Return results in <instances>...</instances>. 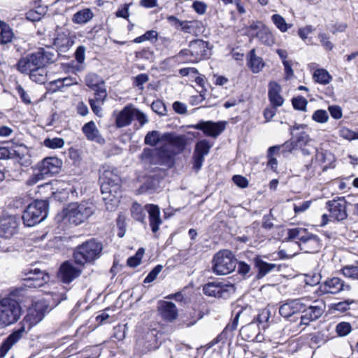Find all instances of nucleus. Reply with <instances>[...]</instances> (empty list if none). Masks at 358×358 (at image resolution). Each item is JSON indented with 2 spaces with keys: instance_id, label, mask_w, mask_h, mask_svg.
Masks as SVG:
<instances>
[{
  "instance_id": "obj_58",
  "label": "nucleus",
  "mask_w": 358,
  "mask_h": 358,
  "mask_svg": "<svg viewBox=\"0 0 358 358\" xmlns=\"http://www.w3.org/2000/svg\"><path fill=\"white\" fill-rule=\"evenodd\" d=\"M293 107L296 110H304L308 103L306 99L303 96H297L292 99Z\"/></svg>"
},
{
  "instance_id": "obj_33",
  "label": "nucleus",
  "mask_w": 358,
  "mask_h": 358,
  "mask_svg": "<svg viewBox=\"0 0 358 358\" xmlns=\"http://www.w3.org/2000/svg\"><path fill=\"white\" fill-rule=\"evenodd\" d=\"M45 158L43 159L41 162L33 168V173L26 180V185L28 186H32L38 183L39 181L43 180L45 178L44 173V164Z\"/></svg>"
},
{
  "instance_id": "obj_36",
  "label": "nucleus",
  "mask_w": 358,
  "mask_h": 358,
  "mask_svg": "<svg viewBox=\"0 0 358 358\" xmlns=\"http://www.w3.org/2000/svg\"><path fill=\"white\" fill-rule=\"evenodd\" d=\"M94 16L92 11L90 8H85L76 13L72 21L76 24H86L90 21Z\"/></svg>"
},
{
  "instance_id": "obj_64",
  "label": "nucleus",
  "mask_w": 358,
  "mask_h": 358,
  "mask_svg": "<svg viewBox=\"0 0 358 358\" xmlns=\"http://www.w3.org/2000/svg\"><path fill=\"white\" fill-rule=\"evenodd\" d=\"M85 47L80 45L77 48L75 52V58L78 63L83 64L85 59Z\"/></svg>"
},
{
  "instance_id": "obj_32",
  "label": "nucleus",
  "mask_w": 358,
  "mask_h": 358,
  "mask_svg": "<svg viewBox=\"0 0 358 358\" xmlns=\"http://www.w3.org/2000/svg\"><path fill=\"white\" fill-rule=\"evenodd\" d=\"M83 132L90 141H95L99 143L103 142V139L100 136L99 130L93 121L86 123L83 127Z\"/></svg>"
},
{
  "instance_id": "obj_20",
  "label": "nucleus",
  "mask_w": 358,
  "mask_h": 358,
  "mask_svg": "<svg viewBox=\"0 0 358 358\" xmlns=\"http://www.w3.org/2000/svg\"><path fill=\"white\" fill-rule=\"evenodd\" d=\"M315 160L317 164V166L322 169V171H325L328 169L334 168L335 166L334 155L328 150H318L315 149Z\"/></svg>"
},
{
  "instance_id": "obj_53",
  "label": "nucleus",
  "mask_w": 358,
  "mask_h": 358,
  "mask_svg": "<svg viewBox=\"0 0 358 358\" xmlns=\"http://www.w3.org/2000/svg\"><path fill=\"white\" fill-rule=\"evenodd\" d=\"M312 119L318 123H326L329 120V114L325 110L318 109L312 115Z\"/></svg>"
},
{
  "instance_id": "obj_57",
  "label": "nucleus",
  "mask_w": 358,
  "mask_h": 358,
  "mask_svg": "<svg viewBox=\"0 0 358 358\" xmlns=\"http://www.w3.org/2000/svg\"><path fill=\"white\" fill-rule=\"evenodd\" d=\"M296 145L303 146L308 144L310 141L309 135L305 131H301L296 134Z\"/></svg>"
},
{
  "instance_id": "obj_18",
  "label": "nucleus",
  "mask_w": 358,
  "mask_h": 358,
  "mask_svg": "<svg viewBox=\"0 0 358 358\" xmlns=\"http://www.w3.org/2000/svg\"><path fill=\"white\" fill-rule=\"evenodd\" d=\"M324 307L322 306H308L301 311L303 315L301 316L300 324L308 325L310 322L319 319L324 313Z\"/></svg>"
},
{
  "instance_id": "obj_23",
  "label": "nucleus",
  "mask_w": 358,
  "mask_h": 358,
  "mask_svg": "<svg viewBox=\"0 0 358 358\" xmlns=\"http://www.w3.org/2000/svg\"><path fill=\"white\" fill-rule=\"evenodd\" d=\"M25 275L27 277L24 278V280L27 282L25 284L27 287L39 288L45 284V273L40 268H30Z\"/></svg>"
},
{
  "instance_id": "obj_55",
  "label": "nucleus",
  "mask_w": 358,
  "mask_h": 358,
  "mask_svg": "<svg viewBox=\"0 0 358 358\" xmlns=\"http://www.w3.org/2000/svg\"><path fill=\"white\" fill-rule=\"evenodd\" d=\"M163 266L162 265H157L146 276L144 279V283H150L153 282L159 275V273L162 271Z\"/></svg>"
},
{
  "instance_id": "obj_35",
  "label": "nucleus",
  "mask_w": 358,
  "mask_h": 358,
  "mask_svg": "<svg viewBox=\"0 0 358 358\" xmlns=\"http://www.w3.org/2000/svg\"><path fill=\"white\" fill-rule=\"evenodd\" d=\"M255 36L263 44L272 45L274 43V37L270 29L264 26L256 32Z\"/></svg>"
},
{
  "instance_id": "obj_21",
  "label": "nucleus",
  "mask_w": 358,
  "mask_h": 358,
  "mask_svg": "<svg viewBox=\"0 0 358 358\" xmlns=\"http://www.w3.org/2000/svg\"><path fill=\"white\" fill-rule=\"evenodd\" d=\"M164 145H169V148L177 153L181 152L185 149L186 141L182 136H177L172 133H165L162 135Z\"/></svg>"
},
{
  "instance_id": "obj_47",
  "label": "nucleus",
  "mask_w": 358,
  "mask_h": 358,
  "mask_svg": "<svg viewBox=\"0 0 358 358\" xmlns=\"http://www.w3.org/2000/svg\"><path fill=\"white\" fill-rule=\"evenodd\" d=\"M341 272L346 278L358 280V266H345L341 268Z\"/></svg>"
},
{
  "instance_id": "obj_26",
  "label": "nucleus",
  "mask_w": 358,
  "mask_h": 358,
  "mask_svg": "<svg viewBox=\"0 0 358 358\" xmlns=\"http://www.w3.org/2000/svg\"><path fill=\"white\" fill-rule=\"evenodd\" d=\"M145 209L148 213L149 223L152 231L153 233L157 232L159 226L162 224L159 206L155 204H147L145 206Z\"/></svg>"
},
{
  "instance_id": "obj_39",
  "label": "nucleus",
  "mask_w": 358,
  "mask_h": 358,
  "mask_svg": "<svg viewBox=\"0 0 358 358\" xmlns=\"http://www.w3.org/2000/svg\"><path fill=\"white\" fill-rule=\"evenodd\" d=\"M313 79L316 83L327 85L332 80L331 76L324 69H319L314 71Z\"/></svg>"
},
{
  "instance_id": "obj_5",
  "label": "nucleus",
  "mask_w": 358,
  "mask_h": 358,
  "mask_svg": "<svg viewBox=\"0 0 358 358\" xmlns=\"http://www.w3.org/2000/svg\"><path fill=\"white\" fill-rule=\"evenodd\" d=\"M175 155L176 152L169 148V145L164 144L159 148H144L141 159L150 164L167 165Z\"/></svg>"
},
{
  "instance_id": "obj_7",
  "label": "nucleus",
  "mask_w": 358,
  "mask_h": 358,
  "mask_svg": "<svg viewBox=\"0 0 358 358\" xmlns=\"http://www.w3.org/2000/svg\"><path fill=\"white\" fill-rule=\"evenodd\" d=\"M22 313L19 303L10 298L0 301V327L8 326L16 322Z\"/></svg>"
},
{
  "instance_id": "obj_12",
  "label": "nucleus",
  "mask_w": 358,
  "mask_h": 358,
  "mask_svg": "<svg viewBox=\"0 0 358 358\" xmlns=\"http://www.w3.org/2000/svg\"><path fill=\"white\" fill-rule=\"evenodd\" d=\"M293 245L306 253L318 252L322 245L320 238L317 235L308 231L301 241L296 242Z\"/></svg>"
},
{
  "instance_id": "obj_37",
  "label": "nucleus",
  "mask_w": 358,
  "mask_h": 358,
  "mask_svg": "<svg viewBox=\"0 0 358 358\" xmlns=\"http://www.w3.org/2000/svg\"><path fill=\"white\" fill-rule=\"evenodd\" d=\"M249 57H250V59H249L248 65H249L250 68L251 69L252 71L255 73H259L263 69V67L264 66L263 59L261 57H257L255 55V49H252V50H250Z\"/></svg>"
},
{
  "instance_id": "obj_34",
  "label": "nucleus",
  "mask_w": 358,
  "mask_h": 358,
  "mask_svg": "<svg viewBox=\"0 0 358 358\" xmlns=\"http://www.w3.org/2000/svg\"><path fill=\"white\" fill-rule=\"evenodd\" d=\"M62 162L57 157H46V176L55 175L60 172Z\"/></svg>"
},
{
  "instance_id": "obj_31",
  "label": "nucleus",
  "mask_w": 358,
  "mask_h": 358,
  "mask_svg": "<svg viewBox=\"0 0 358 358\" xmlns=\"http://www.w3.org/2000/svg\"><path fill=\"white\" fill-rule=\"evenodd\" d=\"M60 184L61 182L58 180H52L50 182H46V189L49 187L50 189L51 190L50 199H54L56 201L64 202L67 200L69 197V192L64 188L59 189V187H57Z\"/></svg>"
},
{
  "instance_id": "obj_30",
  "label": "nucleus",
  "mask_w": 358,
  "mask_h": 358,
  "mask_svg": "<svg viewBox=\"0 0 358 358\" xmlns=\"http://www.w3.org/2000/svg\"><path fill=\"white\" fill-rule=\"evenodd\" d=\"M78 80L76 77H66L55 80H50L49 82L48 87L46 86V93L48 92H55L65 86L68 87L72 85H78Z\"/></svg>"
},
{
  "instance_id": "obj_52",
  "label": "nucleus",
  "mask_w": 358,
  "mask_h": 358,
  "mask_svg": "<svg viewBox=\"0 0 358 358\" xmlns=\"http://www.w3.org/2000/svg\"><path fill=\"white\" fill-rule=\"evenodd\" d=\"M352 331V326L349 322H342L336 327V332L341 336H346Z\"/></svg>"
},
{
  "instance_id": "obj_54",
  "label": "nucleus",
  "mask_w": 358,
  "mask_h": 358,
  "mask_svg": "<svg viewBox=\"0 0 358 358\" xmlns=\"http://www.w3.org/2000/svg\"><path fill=\"white\" fill-rule=\"evenodd\" d=\"M64 145V140L62 138H46V148L50 149L62 148Z\"/></svg>"
},
{
  "instance_id": "obj_11",
  "label": "nucleus",
  "mask_w": 358,
  "mask_h": 358,
  "mask_svg": "<svg viewBox=\"0 0 358 358\" xmlns=\"http://www.w3.org/2000/svg\"><path fill=\"white\" fill-rule=\"evenodd\" d=\"M348 202L344 197L329 200L326 202V208L329 212V217L337 222H342L347 219Z\"/></svg>"
},
{
  "instance_id": "obj_44",
  "label": "nucleus",
  "mask_w": 358,
  "mask_h": 358,
  "mask_svg": "<svg viewBox=\"0 0 358 358\" xmlns=\"http://www.w3.org/2000/svg\"><path fill=\"white\" fill-rule=\"evenodd\" d=\"M32 64L30 62L28 57H23L19 60L17 64V69L22 73H29V76L34 71Z\"/></svg>"
},
{
  "instance_id": "obj_29",
  "label": "nucleus",
  "mask_w": 358,
  "mask_h": 358,
  "mask_svg": "<svg viewBox=\"0 0 358 358\" xmlns=\"http://www.w3.org/2000/svg\"><path fill=\"white\" fill-rule=\"evenodd\" d=\"M42 0L34 1V8L26 13V18L29 21L34 23H39L45 16V6L42 3Z\"/></svg>"
},
{
  "instance_id": "obj_50",
  "label": "nucleus",
  "mask_w": 358,
  "mask_h": 358,
  "mask_svg": "<svg viewBox=\"0 0 358 358\" xmlns=\"http://www.w3.org/2000/svg\"><path fill=\"white\" fill-rule=\"evenodd\" d=\"M30 78L38 84L45 83V68L35 69L29 76Z\"/></svg>"
},
{
  "instance_id": "obj_42",
  "label": "nucleus",
  "mask_w": 358,
  "mask_h": 358,
  "mask_svg": "<svg viewBox=\"0 0 358 358\" xmlns=\"http://www.w3.org/2000/svg\"><path fill=\"white\" fill-rule=\"evenodd\" d=\"M159 142H164V140L158 131H149L144 139L145 144L150 146H155Z\"/></svg>"
},
{
  "instance_id": "obj_8",
  "label": "nucleus",
  "mask_w": 358,
  "mask_h": 358,
  "mask_svg": "<svg viewBox=\"0 0 358 358\" xmlns=\"http://www.w3.org/2000/svg\"><path fill=\"white\" fill-rule=\"evenodd\" d=\"M212 264V268L215 273L227 275L235 270L237 260L230 250H222L214 255Z\"/></svg>"
},
{
  "instance_id": "obj_2",
  "label": "nucleus",
  "mask_w": 358,
  "mask_h": 358,
  "mask_svg": "<svg viewBox=\"0 0 358 358\" xmlns=\"http://www.w3.org/2000/svg\"><path fill=\"white\" fill-rule=\"evenodd\" d=\"M210 56V50L208 43L201 39L190 41L188 48L181 50L176 55L177 58L190 63H197L209 58Z\"/></svg>"
},
{
  "instance_id": "obj_43",
  "label": "nucleus",
  "mask_w": 358,
  "mask_h": 358,
  "mask_svg": "<svg viewBox=\"0 0 358 358\" xmlns=\"http://www.w3.org/2000/svg\"><path fill=\"white\" fill-rule=\"evenodd\" d=\"M86 85L91 88L92 90L105 85L104 82L95 73H89L85 78Z\"/></svg>"
},
{
  "instance_id": "obj_40",
  "label": "nucleus",
  "mask_w": 358,
  "mask_h": 358,
  "mask_svg": "<svg viewBox=\"0 0 358 358\" xmlns=\"http://www.w3.org/2000/svg\"><path fill=\"white\" fill-rule=\"evenodd\" d=\"M27 57L33 65L34 70L37 68H44V52L43 48L38 52L32 53Z\"/></svg>"
},
{
  "instance_id": "obj_25",
  "label": "nucleus",
  "mask_w": 358,
  "mask_h": 358,
  "mask_svg": "<svg viewBox=\"0 0 358 358\" xmlns=\"http://www.w3.org/2000/svg\"><path fill=\"white\" fill-rule=\"evenodd\" d=\"M255 267L257 269V279H261L266 276L267 274L271 273L273 271H280V266L268 263L263 261L259 257L254 259Z\"/></svg>"
},
{
  "instance_id": "obj_49",
  "label": "nucleus",
  "mask_w": 358,
  "mask_h": 358,
  "mask_svg": "<svg viewBox=\"0 0 358 358\" xmlns=\"http://www.w3.org/2000/svg\"><path fill=\"white\" fill-rule=\"evenodd\" d=\"M94 98L90 99L97 102L99 104H103L107 97V92L105 85H101V87L94 90Z\"/></svg>"
},
{
  "instance_id": "obj_1",
  "label": "nucleus",
  "mask_w": 358,
  "mask_h": 358,
  "mask_svg": "<svg viewBox=\"0 0 358 358\" xmlns=\"http://www.w3.org/2000/svg\"><path fill=\"white\" fill-rule=\"evenodd\" d=\"M116 172L115 169H105L99 177L103 199L106 201V208L110 211L116 208L122 196L121 179Z\"/></svg>"
},
{
  "instance_id": "obj_45",
  "label": "nucleus",
  "mask_w": 358,
  "mask_h": 358,
  "mask_svg": "<svg viewBox=\"0 0 358 358\" xmlns=\"http://www.w3.org/2000/svg\"><path fill=\"white\" fill-rule=\"evenodd\" d=\"M317 164L315 162V158H312L310 162L304 164L301 169V173H303L306 178H313L316 172Z\"/></svg>"
},
{
  "instance_id": "obj_15",
  "label": "nucleus",
  "mask_w": 358,
  "mask_h": 358,
  "mask_svg": "<svg viewBox=\"0 0 358 358\" xmlns=\"http://www.w3.org/2000/svg\"><path fill=\"white\" fill-rule=\"evenodd\" d=\"M306 299H296L288 300L279 308V313L283 317H289L292 315L299 313L307 306Z\"/></svg>"
},
{
  "instance_id": "obj_27",
  "label": "nucleus",
  "mask_w": 358,
  "mask_h": 358,
  "mask_svg": "<svg viewBox=\"0 0 358 358\" xmlns=\"http://www.w3.org/2000/svg\"><path fill=\"white\" fill-rule=\"evenodd\" d=\"M134 106H126L115 117V124L117 128L129 126L134 120Z\"/></svg>"
},
{
  "instance_id": "obj_28",
  "label": "nucleus",
  "mask_w": 358,
  "mask_h": 358,
  "mask_svg": "<svg viewBox=\"0 0 358 358\" xmlns=\"http://www.w3.org/2000/svg\"><path fill=\"white\" fill-rule=\"evenodd\" d=\"M281 92V87L275 82H270L268 85V99L271 104L274 108L281 106L284 103V99L280 94Z\"/></svg>"
},
{
  "instance_id": "obj_51",
  "label": "nucleus",
  "mask_w": 358,
  "mask_h": 358,
  "mask_svg": "<svg viewBox=\"0 0 358 358\" xmlns=\"http://www.w3.org/2000/svg\"><path fill=\"white\" fill-rule=\"evenodd\" d=\"M144 249L139 248L135 255L129 257L127 259V265L130 267L135 268L141 264L142 257L144 255Z\"/></svg>"
},
{
  "instance_id": "obj_56",
  "label": "nucleus",
  "mask_w": 358,
  "mask_h": 358,
  "mask_svg": "<svg viewBox=\"0 0 358 358\" xmlns=\"http://www.w3.org/2000/svg\"><path fill=\"white\" fill-rule=\"evenodd\" d=\"M0 42L1 43L6 44L10 42L13 38V33L8 26L4 27L1 29Z\"/></svg>"
},
{
  "instance_id": "obj_63",
  "label": "nucleus",
  "mask_w": 358,
  "mask_h": 358,
  "mask_svg": "<svg viewBox=\"0 0 358 358\" xmlns=\"http://www.w3.org/2000/svg\"><path fill=\"white\" fill-rule=\"evenodd\" d=\"M134 119H136L138 121L141 126H143L148 122V119L145 114H144L142 111L135 108L134 107Z\"/></svg>"
},
{
  "instance_id": "obj_38",
  "label": "nucleus",
  "mask_w": 358,
  "mask_h": 358,
  "mask_svg": "<svg viewBox=\"0 0 358 358\" xmlns=\"http://www.w3.org/2000/svg\"><path fill=\"white\" fill-rule=\"evenodd\" d=\"M73 41L66 36H61L54 39L53 45L57 48V52H65L72 45Z\"/></svg>"
},
{
  "instance_id": "obj_6",
  "label": "nucleus",
  "mask_w": 358,
  "mask_h": 358,
  "mask_svg": "<svg viewBox=\"0 0 358 358\" xmlns=\"http://www.w3.org/2000/svg\"><path fill=\"white\" fill-rule=\"evenodd\" d=\"M94 206L92 203H71L64 210V217L69 223L78 225L84 222L93 213Z\"/></svg>"
},
{
  "instance_id": "obj_24",
  "label": "nucleus",
  "mask_w": 358,
  "mask_h": 358,
  "mask_svg": "<svg viewBox=\"0 0 358 358\" xmlns=\"http://www.w3.org/2000/svg\"><path fill=\"white\" fill-rule=\"evenodd\" d=\"M81 271L76 268L71 263L65 262L59 268V278L64 283H69L78 278Z\"/></svg>"
},
{
  "instance_id": "obj_3",
  "label": "nucleus",
  "mask_w": 358,
  "mask_h": 358,
  "mask_svg": "<svg viewBox=\"0 0 358 358\" xmlns=\"http://www.w3.org/2000/svg\"><path fill=\"white\" fill-rule=\"evenodd\" d=\"M36 189L37 190L34 191V196L36 199L27 206L22 217L23 222L27 227H33L45 219V215H43L45 210V201L39 199L40 196H38L45 189V186L39 185Z\"/></svg>"
},
{
  "instance_id": "obj_46",
  "label": "nucleus",
  "mask_w": 358,
  "mask_h": 358,
  "mask_svg": "<svg viewBox=\"0 0 358 358\" xmlns=\"http://www.w3.org/2000/svg\"><path fill=\"white\" fill-rule=\"evenodd\" d=\"M296 143L293 141H287L284 144L279 146H272L268 148V155H273L274 152L282 150V152H292L295 148Z\"/></svg>"
},
{
  "instance_id": "obj_62",
  "label": "nucleus",
  "mask_w": 358,
  "mask_h": 358,
  "mask_svg": "<svg viewBox=\"0 0 358 358\" xmlns=\"http://www.w3.org/2000/svg\"><path fill=\"white\" fill-rule=\"evenodd\" d=\"M338 133L341 137L349 141L357 138L356 134L346 127L341 128Z\"/></svg>"
},
{
  "instance_id": "obj_59",
  "label": "nucleus",
  "mask_w": 358,
  "mask_h": 358,
  "mask_svg": "<svg viewBox=\"0 0 358 358\" xmlns=\"http://www.w3.org/2000/svg\"><path fill=\"white\" fill-rule=\"evenodd\" d=\"M132 215L135 220H136L139 222H144L145 214L139 205L133 206Z\"/></svg>"
},
{
  "instance_id": "obj_22",
  "label": "nucleus",
  "mask_w": 358,
  "mask_h": 358,
  "mask_svg": "<svg viewBox=\"0 0 358 358\" xmlns=\"http://www.w3.org/2000/svg\"><path fill=\"white\" fill-rule=\"evenodd\" d=\"M157 308L161 317L167 322H173L178 317V309L173 302L160 301Z\"/></svg>"
},
{
  "instance_id": "obj_41",
  "label": "nucleus",
  "mask_w": 358,
  "mask_h": 358,
  "mask_svg": "<svg viewBox=\"0 0 358 358\" xmlns=\"http://www.w3.org/2000/svg\"><path fill=\"white\" fill-rule=\"evenodd\" d=\"M271 21L281 32H286L293 26L292 24L287 23L285 18L279 14L273 15Z\"/></svg>"
},
{
  "instance_id": "obj_60",
  "label": "nucleus",
  "mask_w": 358,
  "mask_h": 358,
  "mask_svg": "<svg viewBox=\"0 0 358 358\" xmlns=\"http://www.w3.org/2000/svg\"><path fill=\"white\" fill-rule=\"evenodd\" d=\"M149 80V77L146 73H141L134 78V85L140 90L143 89V85Z\"/></svg>"
},
{
  "instance_id": "obj_48",
  "label": "nucleus",
  "mask_w": 358,
  "mask_h": 358,
  "mask_svg": "<svg viewBox=\"0 0 358 358\" xmlns=\"http://www.w3.org/2000/svg\"><path fill=\"white\" fill-rule=\"evenodd\" d=\"M306 232V229L303 228L289 229L287 231V238L286 239L288 241H291L294 239H298L299 241H301Z\"/></svg>"
},
{
  "instance_id": "obj_9",
  "label": "nucleus",
  "mask_w": 358,
  "mask_h": 358,
  "mask_svg": "<svg viewBox=\"0 0 358 358\" xmlns=\"http://www.w3.org/2000/svg\"><path fill=\"white\" fill-rule=\"evenodd\" d=\"M235 291L234 285L227 280L210 282L203 287L206 295L215 298L227 299Z\"/></svg>"
},
{
  "instance_id": "obj_4",
  "label": "nucleus",
  "mask_w": 358,
  "mask_h": 358,
  "mask_svg": "<svg viewBox=\"0 0 358 358\" xmlns=\"http://www.w3.org/2000/svg\"><path fill=\"white\" fill-rule=\"evenodd\" d=\"M103 250L100 242L91 239L78 246L74 252L73 257L76 264L83 265L92 262L100 257Z\"/></svg>"
},
{
  "instance_id": "obj_13",
  "label": "nucleus",
  "mask_w": 358,
  "mask_h": 358,
  "mask_svg": "<svg viewBox=\"0 0 358 358\" xmlns=\"http://www.w3.org/2000/svg\"><path fill=\"white\" fill-rule=\"evenodd\" d=\"M225 122H213V121H200L196 124L192 125V127L201 130L206 136L216 138L225 129Z\"/></svg>"
},
{
  "instance_id": "obj_16",
  "label": "nucleus",
  "mask_w": 358,
  "mask_h": 358,
  "mask_svg": "<svg viewBox=\"0 0 358 358\" xmlns=\"http://www.w3.org/2000/svg\"><path fill=\"white\" fill-rule=\"evenodd\" d=\"M25 329L21 327L18 329L13 331L0 345V357L3 358L8 354L9 350L17 343L24 336Z\"/></svg>"
},
{
  "instance_id": "obj_17",
  "label": "nucleus",
  "mask_w": 358,
  "mask_h": 358,
  "mask_svg": "<svg viewBox=\"0 0 358 358\" xmlns=\"http://www.w3.org/2000/svg\"><path fill=\"white\" fill-rule=\"evenodd\" d=\"M19 221L15 216L3 217L0 220V236L9 238L17 229Z\"/></svg>"
},
{
  "instance_id": "obj_61",
  "label": "nucleus",
  "mask_w": 358,
  "mask_h": 358,
  "mask_svg": "<svg viewBox=\"0 0 358 358\" xmlns=\"http://www.w3.org/2000/svg\"><path fill=\"white\" fill-rule=\"evenodd\" d=\"M355 303L352 299H347L344 301L338 302L334 305L335 310L340 312H345L350 309V306Z\"/></svg>"
},
{
  "instance_id": "obj_19",
  "label": "nucleus",
  "mask_w": 358,
  "mask_h": 358,
  "mask_svg": "<svg viewBox=\"0 0 358 358\" xmlns=\"http://www.w3.org/2000/svg\"><path fill=\"white\" fill-rule=\"evenodd\" d=\"M45 316V301L43 300L34 302L28 310L27 320L31 325L41 322Z\"/></svg>"
},
{
  "instance_id": "obj_10",
  "label": "nucleus",
  "mask_w": 358,
  "mask_h": 358,
  "mask_svg": "<svg viewBox=\"0 0 358 358\" xmlns=\"http://www.w3.org/2000/svg\"><path fill=\"white\" fill-rule=\"evenodd\" d=\"M351 286L346 284L344 280L338 278L333 277L327 278L319 286L317 292L320 295L324 294H337L343 291H350Z\"/></svg>"
},
{
  "instance_id": "obj_14",
  "label": "nucleus",
  "mask_w": 358,
  "mask_h": 358,
  "mask_svg": "<svg viewBox=\"0 0 358 358\" xmlns=\"http://www.w3.org/2000/svg\"><path fill=\"white\" fill-rule=\"evenodd\" d=\"M212 145L206 139L199 141L194 147L193 152V169L196 171H199L203 166L205 156L208 155Z\"/></svg>"
}]
</instances>
